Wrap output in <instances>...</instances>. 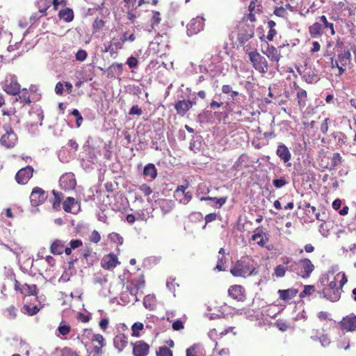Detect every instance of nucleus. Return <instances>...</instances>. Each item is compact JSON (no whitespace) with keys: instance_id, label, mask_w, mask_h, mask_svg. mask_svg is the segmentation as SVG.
<instances>
[{"instance_id":"338daca9","label":"nucleus","mask_w":356,"mask_h":356,"mask_svg":"<svg viewBox=\"0 0 356 356\" xmlns=\"http://www.w3.org/2000/svg\"><path fill=\"white\" fill-rule=\"evenodd\" d=\"M274 14L276 16L284 17L285 15H286V12L285 8L281 6V7H277L275 9Z\"/></svg>"},{"instance_id":"f8f14e48","label":"nucleus","mask_w":356,"mask_h":356,"mask_svg":"<svg viewBox=\"0 0 356 356\" xmlns=\"http://www.w3.org/2000/svg\"><path fill=\"white\" fill-rule=\"evenodd\" d=\"M60 187L65 191L73 190L76 184L74 174L66 173L62 175L59 180Z\"/></svg>"},{"instance_id":"ea45409f","label":"nucleus","mask_w":356,"mask_h":356,"mask_svg":"<svg viewBox=\"0 0 356 356\" xmlns=\"http://www.w3.org/2000/svg\"><path fill=\"white\" fill-rule=\"evenodd\" d=\"M286 270H288L287 267H284L282 265H278L275 268L274 275L277 277H283L285 275Z\"/></svg>"},{"instance_id":"b1692460","label":"nucleus","mask_w":356,"mask_h":356,"mask_svg":"<svg viewBox=\"0 0 356 356\" xmlns=\"http://www.w3.org/2000/svg\"><path fill=\"white\" fill-rule=\"evenodd\" d=\"M58 16L60 19H63L67 22H70L74 19L73 11L71 8H69L60 10L58 13Z\"/></svg>"},{"instance_id":"6e6d98bb","label":"nucleus","mask_w":356,"mask_h":356,"mask_svg":"<svg viewBox=\"0 0 356 356\" xmlns=\"http://www.w3.org/2000/svg\"><path fill=\"white\" fill-rule=\"evenodd\" d=\"M130 68H135L138 66V59L134 56H130L126 63Z\"/></svg>"},{"instance_id":"864d4df0","label":"nucleus","mask_w":356,"mask_h":356,"mask_svg":"<svg viewBox=\"0 0 356 356\" xmlns=\"http://www.w3.org/2000/svg\"><path fill=\"white\" fill-rule=\"evenodd\" d=\"M21 102L24 104H29L31 102L30 98L26 89H23L21 95L19 96Z\"/></svg>"},{"instance_id":"13d9d810","label":"nucleus","mask_w":356,"mask_h":356,"mask_svg":"<svg viewBox=\"0 0 356 356\" xmlns=\"http://www.w3.org/2000/svg\"><path fill=\"white\" fill-rule=\"evenodd\" d=\"M87 57V52L83 49H79L76 54V59L79 61H83Z\"/></svg>"},{"instance_id":"e2e57ef3","label":"nucleus","mask_w":356,"mask_h":356,"mask_svg":"<svg viewBox=\"0 0 356 356\" xmlns=\"http://www.w3.org/2000/svg\"><path fill=\"white\" fill-rule=\"evenodd\" d=\"M172 327L174 330L178 331L184 329V326L183 322L177 319L172 323Z\"/></svg>"},{"instance_id":"9d476101","label":"nucleus","mask_w":356,"mask_h":356,"mask_svg":"<svg viewBox=\"0 0 356 356\" xmlns=\"http://www.w3.org/2000/svg\"><path fill=\"white\" fill-rule=\"evenodd\" d=\"M33 168L31 165L20 169L15 175V180L19 184H26L32 177Z\"/></svg>"},{"instance_id":"8fccbe9b","label":"nucleus","mask_w":356,"mask_h":356,"mask_svg":"<svg viewBox=\"0 0 356 356\" xmlns=\"http://www.w3.org/2000/svg\"><path fill=\"white\" fill-rule=\"evenodd\" d=\"M287 184V181L284 177H281L280 179H275L273 180V184L276 188H280L285 186Z\"/></svg>"},{"instance_id":"c9c22d12","label":"nucleus","mask_w":356,"mask_h":356,"mask_svg":"<svg viewBox=\"0 0 356 356\" xmlns=\"http://www.w3.org/2000/svg\"><path fill=\"white\" fill-rule=\"evenodd\" d=\"M342 161V158L339 153L335 152L333 154L331 158V165L330 167V170H333L336 166L340 164Z\"/></svg>"},{"instance_id":"a19ab883","label":"nucleus","mask_w":356,"mask_h":356,"mask_svg":"<svg viewBox=\"0 0 356 356\" xmlns=\"http://www.w3.org/2000/svg\"><path fill=\"white\" fill-rule=\"evenodd\" d=\"M144 327V325L142 323L136 322L134 323L131 326V330H132V336L134 337H138L139 336V331L142 330Z\"/></svg>"},{"instance_id":"2f4dec72","label":"nucleus","mask_w":356,"mask_h":356,"mask_svg":"<svg viewBox=\"0 0 356 356\" xmlns=\"http://www.w3.org/2000/svg\"><path fill=\"white\" fill-rule=\"evenodd\" d=\"M248 9L251 13H259L261 11V4L258 0H252L249 5Z\"/></svg>"},{"instance_id":"393cba45","label":"nucleus","mask_w":356,"mask_h":356,"mask_svg":"<svg viewBox=\"0 0 356 356\" xmlns=\"http://www.w3.org/2000/svg\"><path fill=\"white\" fill-rule=\"evenodd\" d=\"M64 249V243L61 241L56 240L50 247V251L54 254H61Z\"/></svg>"},{"instance_id":"603ef678","label":"nucleus","mask_w":356,"mask_h":356,"mask_svg":"<svg viewBox=\"0 0 356 356\" xmlns=\"http://www.w3.org/2000/svg\"><path fill=\"white\" fill-rule=\"evenodd\" d=\"M139 190L145 195H149L152 193V188L146 184H143L139 186Z\"/></svg>"},{"instance_id":"bf43d9fd","label":"nucleus","mask_w":356,"mask_h":356,"mask_svg":"<svg viewBox=\"0 0 356 356\" xmlns=\"http://www.w3.org/2000/svg\"><path fill=\"white\" fill-rule=\"evenodd\" d=\"M90 240L95 243L99 242L101 240V236L99 233L96 230L92 231L90 236Z\"/></svg>"},{"instance_id":"052dcab7","label":"nucleus","mask_w":356,"mask_h":356,"mask_svg":"<svg viewBox=\"0 0 356 356\" xmlns=\"http://www.w3.org/2000/svg\"><path fill=\"white\" fill-rule=\"evenodd\" d=\"M143 113L142 109L137 105L133 106L129 110V114L131 115H141Z\"/></svg>"},{"instance_id":"6ab92c4d","label":"nucleus","mask_w":356,"mask_h":356,"mask_svg":"<svg viewBox=\"0 0 356 356\" xmlns=\"http://www.w3.org/2000/svg\"><path fill=\"white\" fill-rule=\"evenodd\" d=\"M298 291L296 289H288L282 290H278V293L280 295V298L284 301H289L293 299L296 296Z\"/></svg>"},{"instance_id":"37998d69","label":"nucleus","mask_w":356,"mask_h":356,"mask_svg":"<svg viewBox=\"0 0 356 356\" xmlns=\"http://www.w3.org/2000/svg\"><path fill=\"white\" fill-rule=\"evenodd\" d=\"M109 239L118 245H122L123 243V238L118 233L113 232L108 235Z\"/></svg>"},{"instance_id":"423d86ee","label":"nucleus","mask_w":356,"mask_h":356,"mask_svg":"<svg viewBox=\"0 0 356 356\" xmlns=\"http://www.w3.org/2000/svg\"><path fill=\"white\" fill-rule=\"evenodd\" d=\"M46 192L40 187H35L33 188L30 195V202L32 206L31 211L35 213L38 211V206L42 204L47 198Z\"/></svg>"},{"instance_id":"c85d7f7f","label":"nucleus","mask_w":356,"mask_h":356,"mask_svg":"<svg viewBox=\"0 0 356 356\" xmlns=\"http://www.w3.org/2000/svg\"><path fill=\"white\" fill-rule=\"evenodd\" d=\"M334 272L329 270L327 273L323 274L319 279V288H323L332 278Z\"/></svg>"},{"instance_id":"cd10ccee","label":"nucleus","mask_w":356,"mask_h":356,"mask_svg":"<svg viewBox=\"0 0 356 356\" xmlns=\"http://www.w3.org/2000/svg\"><path fill=\"white\" fill-rule=\"evenodd\" d=\"M297 98L299 106L304 108L306 106L307 99V92L302 88H299L297 92Z\"/></svg>"},{"instance_id":"0e129e2a","label":"nucleus","mask_w":356,"mask_h":356,"mask_svg":"<svg viewBox=\"0 0 356 356\" xmlns=\"http://www.w3.org/2000/svg\"><path fill=\"white\" fill-rule=\"evenodd\" d=\"M199 346L197 344H194L192 346L188 348L186 350V356H197L195 353V349Z\"/></svg>"},{"instance_id":"a18cd8bd","label":"nucleus","mask_w":356,"mask_h":356,"mask_svg":"<svg viewBox=\"0 0 356 356\" xmlns=\"http://www.w3.org/2000/svg\"><path fill=\"white\" fill-rule=\"evenodd\" d=\"M156 356H172V352L166 346H161L156 351Z\"/></svg>"},{"instance_id":"39448f33","label":"nucleus","mask_w":356,"mask_h":356,"mask_svg":"<svg viewBox=\"0 0 356 356\" xmlns=\"http://www.w3.org/2000/svg\"><path fill=\"white\" fill-rule=\"evenodd\" d=\"M3 90L8 94L16 95L20 92V85L14 74H8L1 83Z\"/></svg>"},{"instance_id":"c03bdc74","label":"nucleus","mask_w":356,"mask_h":356,"mask_svg":"<svg viewBox=\"0 0 356 356\" xmlns=\"http://www.w3.org/2000/svg\"><path fill=\"white\" fill-rule=\"evenodd\" d=\"M7 318L13 320L17 316V309L14 306H10L6 309Z\"/></svg>"},{"instance_id":"3c124183","label":"nucleus","mask_w":356,"mask_h":356,"mask_svg":"<svg viewBox=\"0 0 356 356\" xmlns=\"http://www.w3.org/2000/svg\"><path fill=\"white\" fill-rule=\"evenodd\" d=\"M61 356H79L77 353L72 348L68 347L63 348L61 350Z\"/></svg>"},{"instance_id":"dca6fc26","label":"nucleus","mask_w":356,"mask_h":356,"mask_svg":"<svg viewBox=\"0 0 356 356\" xmlns=\"http://www.w3.org/2000/svg\"><path fill=\"white\" fill-rule=\"evenodd\" d=\"M229 295L238 301H243L245 299L244 289L241 285H234L228 290Z\"/></svg>"},{"instance_id":"09e8293b","label":"nucleus","mask_w":356,"mask_h":356,"mask_svg":"<svg viewBox=\"0 0 356 356\" xmlns=\"http://www.w3.org/2000/svg\"><path fill=\"white\" fill-rule=\"evenodd\" d=\"M161 22V14L158 11L153 12V16L152 19V27L154 29L155 26H157Z\"/></svg>"},{"instance_id":"f257e3e1","label":"nucleus","mask_w":356,"mask_h":356,"mask_svg":"<svg viewBox=\"0 0 356 356\" xmlns=\"http://www.w3.org/2000/svg\"><path fill=\"white\" fill-rule=\"evenodd\" d=\"M287 269L305 279L310 276L314 270V266L310 259L305 258L297 261H293L291 265L287 266Z\"/></svg>"},{"instance_id":"49530a36","label":"nucleus","mask_w":356,"mask_h":356,"mask_svg":"<svg viewBox=\"0 0 356 356\" xmlns=\"http://www.w3.org/2000/svg\"><path fill=\"white\" fill-rule=\"evenodd\" d=\"M315 289L313 285H305L304 286V290L300 293V297L304 298L306 296L311 295L313 292H314Z\"/></svg>"},{"instance_id":"5fc2aeb1","label":"nucleus","mask_w":356,"mask_h":356,"mask_svg":"<svg viewBox=\"0 0 356 356\" xmlns=\"http://www.w3.org/2000/svg\"><path fill=\"white\" fill-rule=\"evenodd\" d=\"M319 341L323 347H327L330 343V339L327 334L320 336Z\"/></svg>"},{"instance_id":"e433bc0d","label":"nucleus","mask_w":356,"mask_h":356,"mask_svg":"<svg viewBox=\"0 0 356 356\" xmlns=\"http://www.w3.org/2000/svg\"><path fill=\"white\" fill-rule=\"evenodd\" d=\"M92 330L91 329H84L83 334L81 336L77 337V339L82 343H84L86 339H90L92 338Z\"/></svg>"},{"instance_id":"a878e982","label":"nucleus","mask_w":356,"mask_h":356,"mask_svg":"<svg viewBox=\"0 0 356 356\" xmlns=\"http://www.w3.org/2000/svg\"><path fill=\"white\" fill-rule=\"evenodd\" d=\"M351 58V54L349 51H343L338 54V60L340 65L343 66H347Z\"/></svg>"},{"instance_id":"72a5a7b5","label":"nucleus","mask_w":356,"mask_h":356,"mask_svg":"<svg viewBox=\"0 0 356 356\" xmlns=\"http://www.w3.org/2000/svg\"><path fill=\"white\" fill-rule=\"evenodd\" d=\"M200 147H201L200 136L197 137V139H195V140L193 138L190 142L189 149L194 152H197L200 151Z\"/></svg>"},{"instance_id":"de8ad7c7","label":"nucleus","mask_w":356,"mask_h":356,"mask_svg":"<svg viewBox=\"0 0 356 356\" xmlns=\"http://www.w3.org/2000/svg\"><path fill=\"white\" fill-rule=\"evenodd\" d=\"M337 278L335 276H333L332 278L323 287V289H341L339 287L337 286Z\"/></svg>"},{"instance_id":"69168bd1","label":"nucleus","mask_w":356,"mask_h":356,"mask_svg":"<svg viewBox=\"0 0 356 356\" xmlns=\"http://www.w3.org/2000/svg\"><path fill=\"white\" fill-rule=\"evenodd\" d=\"M335 138H337V143L339 145L345 144L346 143L347 137L342 132H339L335 136Z\"/></svg>"},{"instance_id":"58836bf2","label":"nucleus","mask_w":356,"mask_h":356,"mask_svg":"<svg viewBox=\"0 0 356 356\" xmlns=\"http://www.w3.org/2000/svg\"><path fill=\"white\" fill-rule=\"evenodd\" d=\"M71 113L75 118L76 127L77 128L80 127L83 121V118L82 115H81L80 112L79 111L78 109L74 108L72 110Z\"/></svg>"},{"instance_id":"680f3d73","label":"nucleus","mask_w":356,"mask_h":356,"mask_svg":"<svg viewBox=\"0 0 356 356\" xmlns=\"http://www.w3.org/2000/svg\"><path fill=\"white\" fill-rule=\"evenodd\" d=\"M92 341H95L99 343V345H101V347L104 346V337L100 334H95L92 336Z\"/></svg>"},{"instance_id":"4468645a","label":"nucleus","mask_w":356,"mask_h":356,"mask_svg":"<svg viewBox=\"0 0 356 356\" xmlns=\"http://www.w3.org/2000/svg\"><path fill=\"white\" fill-rule=\"evenodd\" d=\"M134 356H147L149 353V346L143 341L131 343Z\"/></svg>"},{"instance_id":"4be33fe9","label":"nucleus","mask_w":356,"mask_h":356,"mask_svg":"<svg viewBox=\"0 0 356 356\" xmlns=\"http://www.w3.org/2000/svg\"><path fill=\"white\" fill-rule=\"evenodd\" d=\"M309 31L312 38H318L323 34L322 25L318 22H315L309 26Z\"/></svg>"},{"instance_id":"412c9836","label":"nucleus","mask_w":356,"mask_h":356,"mask_svg":"<svg viewBox=\"0 0 356 356\" xmlns=\"http://www.w3.org/2000/svg\"><path fill=\"white\" fill-rule=\"evenodd\" d=\"M225 252L224 248H220L218 251V261L216 266L215 269H217L218 271H223L225 270V268L223 267L224 265L227 262V259L225 256Z\"/></svg>"},{"instance_id":"f704fd0d","label":"nucleus","mask_w":356,"mask_h":356,"mask_svg":"<svg viewBox=\"0 0 356 356\" xmlns=\"http://www.w3.org/2000/svg\"><path fill=\"white\" fill-rule=\"evenodd\" d=\"M106 22L98 17L95 18L92 23V31L93 33H97L103 29L105 26Z\"/></svg>"},{"instance_id":"7c9ffc66","label":"nucleus","mask_w":356,"mask_h":356,"mask_svg":"<svg viewBox=\"0 0 356 356\" xmlns=\"http://www.w3.org/2000/svg\"><path fill=\"white\" fill-rule=\"evenodd\" d=\"M118 264L117 257L113 254L109 255V259L108 261H104V264H102V266L106 269H111L115 268Z\"/></svg>"},{"instance_id":"473e14b6","label":"nucleus","mask_w":356,"mask_h":356,"mask_svg":"<svg viewBox=\"0 0 356 356\" xmlns=\"http://www.w3.org/2000/svg\"><path fill=\"white\" fill-rule=\"evenodd\" d=\"M211 114V111L204 110L197 117V122L202 124L208 122L209 118Z\"/></svg>"},{"instance_id":"9b49d317","label":"nucleus","mask_w":356,"mask_h":356,"mask_svg":"<svg viewBox=\"0 0 356 356\" xmlns=\"http://www.w3.org/2000/svg\"><path fill=\"white\" fill-rule=\"evenodd\" d=\"M338 323L341 330L347 332L356 331V316L353 314L343 317Z\"/></svg>"},{"instance_id":"774afa93","label":"nucleus","mask_w":356,"mask_h":356,"mask_svg":"<svg viewBox=\"0 0 356 356\" xmlns=\"http://www.w3.org/2000/svg\"><path fill=\"white\" fill-rule=\"evenodd\" d=\"M330 121L329 118H325L322 124H321L320 130L323 134H325L328 131V122Z\"/></svg>"},{"instance_id":"4c0bfd02","label":"nucleus","mask_w":356,"mask_h":356,"mask_svg":"<svg viewBox=\"0 0 356 356\" xmlns=\"http://www.w3.org/2000/svg\"><path fill=\"white\" fill-rule=\"evenodd\" d=\"M320 21L323 24L324 27L325 29H329L330 30L331 35L335 34V31L334 29V24L327 21V17L325 15H321L319 17Z\"/></svg>"},{"instance_id":"2eb2a0df","label":"nucleus","mask_w":356,"mask_h":356,"mask_svg":"<svg viewBox=\"0 0 356 356\" xmlns=\"http://www.w3.org/2000/svg\"><path fill=\"white\" fill-rule=\"evenodd\" d=\"M63 207L65 211L75 213L79 210L80 205L74 197H69L64 201Z\"/></svg>"},{"instance_id":"bb28decb","label":"nucleus","mask_w":356,"mask_h":356,"mask_svg":"<svg viewBox=\"0 0 356 356\" xmlns=\"http://www.w3.org/2000/svg\"><path fill=\"white\" fill-rule=\"evenodd\" d=\"M40 308L38 307L37 305L31 306L26 303L22 307L21 312L23 314H28L29 316H33L36 314L40 311Z\"/></svg>"},{"instance_id":"20e7f679","label":"nucleus","mask_w":356,"mask_h":356,"mask_svg":"<svg viewBox=\"0 0 356 356\" xmlns=\"http://www.w3.org/2000/svg\"><path fill=\"white\" fill-rule=\"evenodd\" d=\"M248 56L256 70L262 74H266L268 72V62L266 58L261 56L257 51L249 52Z\"/></svg>"},{"instance_id":"79ce46f5","label":"nucleus","mask_w":356,"mask_h":356,"mask_svg":"<svg viewBox=\"0 0 356 356\" xmlns=\"http://www.w3.org/2000/svg\"><path fill=\"white\" fill-rule=\"evenodd\" d=\"M57 330L59 332L60 334L65 336L70 333L71 327L67 324L61 323L58 327Z\"/></svg>"},{"instance_id":"0eeeda50","label":"nucleus","mask_w":356,"mask_h":356,"mask_svg":"<svg viewBox=\"0 0 356 356\" xmlns=\"http://www.w3.org/2000/svg\"><path fill=\"white\" fill-rule=\"evenodd\" d=\"M204 18L197 16L193 18L187 25V35L192 36L202 31L204 26Z\"/></svg>"},{"instance_id":"f03ea898","label":"nucleus","mask_w":356,"mask_h":356,"mask_svg":"<svg viewBox=\"0 0 356 356\" xmlns=\"http://www.w3.org/2000/svg\"><path fill=\"white\" fill-rule=\"evenodd\" d=\"M256 268L252 262L247 259H241L236 261L233 268L230 270L231 273L235 277H248L255 275Z\"/></svg>"},{"instance_id":"4d7b16f0","label":"nucleus","mask_w":356,"mask_h":356,"mask_svg":"<svg viewBox=\"0 0 356 356\" xmlns=\"http://www.w3.org/2000/svg\"><path fill=\"white\" fill-rule=\"evenodd\" d=\"M53 193L55 197V200L53 202V208L57 209L58 208L60 207L61 198L60 197V194L58 193H56L55 191H53Z\"/></svg>"},{"instance_id":"c756f323","label":"nucleus","mask_w":356,"mask_h":356,"mask_svg":"<svg viewBox=\"0 0 356 356\" xmlns=\"http://www.w3.org/2000/svg\"><path fill=\"white\" fill-rule=\"evenodd\" d=\"M304 80L308 83H316L319 80V77L314 72L309 71L303 74Z\"/></svg>"},{"instance_id":"a211bd4d","label":"nucleus","mask_w":356,"mask_h":356,"mask_svg":"<svg viewBox=\"0 0 356 356\" xmlns=\"http://www.w3.org/2000/svg\"><path fill=\"white\" fill-rule=\"evenodd\" d=\"M276 154L284 163L289 161L291 158V154L289 149L284 144H280L277 146Z\"/></svg>"},{"instance_id":"ddd939ff","label":"nucleus","mask_w":356,"mask_h":356,"mask_svg":"<svg viewBox=\"0 0 356 356\" xmlns=\"http://www.w3.org/2000/svg\"><path fill=\"white\" fill-rule=\"evenodd\" d=\"M263 53L270 59L272 63H275V68L278 69L279 61L281 58L280 51L273 46L268 44L266 49L263 51Z\"/></svg>"},{"instance_id":"1a4fd4ad","label":"nucleus","mask_w":356,"mask_h":356,"mask_svg":"<svg viewBox=\"0 0 356 356\" xmlns=\"http://www.w3.org/2000/svg\"><path fill=\"white\" fill-rule=\"evenodd\" d=\"M341 292L342 289L330 290L323 288L317 291L319 298H324L332 302H336L340 300Z\"/></svg>"},{"instance_id":"5701e85b","label":"nucleus","mask_w":356,"mask_h":356,"mask_svg":"<svg viewBox=\"0 0 356 356\" xmlns=\"http://www.w3.org/2000/svg\"><path fill=\"white\" fill-rule=\"evenodd\" d=\"M143 305L146 309L153 311L156 308V298L154 295H147L143 299Z\"/></svg>"},{"instance_id":"aec40b11","label":"nucleus","mask_w":356,"mask_h":356,"mask_svg":"<svg viewBox=\"0 0 356 356\" xmlns=\"http://www.w3.org/2000/svg\"><path fill=\"white\" fill-rule=\"evenodd\" d=\"M157 174V169L154 163H148L143 168V176L152 180L156 178Z\"/></svg>"},{"instance_id":"f3484780","label":"nucleus","mask_w":356,"mask_h":356,"mask_svg":"<svg viewBox=\"0 0 356 356\" xmlns=\"http://www.w3.org/2000/svg\"><path fill=\"white\" fill-rule=\"evenodd\" d=\"M127 344L128 337L124 334H118L113 339L114 347L118 350L119 353L122 352Z\"/></svg>"},{"instance_id":"6e6552de","label":"nucleus","mask_w":356,"mask_h":356,"mask_svg":"<svg viewBox=\"0 0 356 356\" xmlns=\"http://www.w3.org/2000/svg\"><path fill=\"white\" fill-rule=\"evenodd\" d=\"M196 104V97L188 100H178L175 104V108L177 113L183 117L194 105Z\"/></svg>"},{"instance_id":"7ed1b4c3","label":"nucleus","mask_w":356,"mask_h":356,"mask_svg":"<svg viewBox=\"0 0 356 356\" xmlns=\"http://www.w3.org/2000/svg\"><path fill=\"white\" fill-rule=\"evenodd\" d=\"M5 133L0 138V144L7 149L13 148L18 141V137L13 129L8 124L3 126Z\"/></svg>"}]
</instances>
